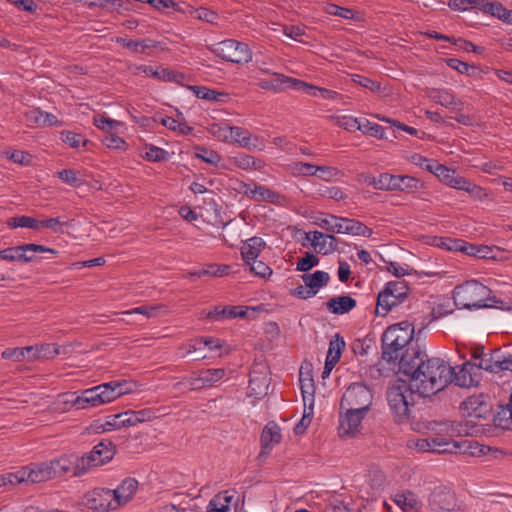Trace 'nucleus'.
<instances>
[{
	"instance_id": "nucleus-1",
	"label": "nucleus",
	"mask_w": 512,
	"mask_h": 512,
	"mask_svg": "<svg viewBox=\"0 0 512 512\" xmlns=\"http://www.w3.org/2000/svg\"><path fill=\"white\" fill-rule=\"evenodd\" d=\"M399 372L406 375L420 397H430L451 384L452 366L441 358H428L421 348L401 356Z\"/></svg>"
},
{
	"instance_id": "nucleus-2",
	"label": "nucleus",
	"mask_w": 512,
	"mask_h": 512,
	"mask_svg": "<svg viewBox=\"0 0 512 512\" xmlns=\"http://www.w3.org/2000/svg\"><path fill=\"white\" fill-rule=\"evenodd\" d=\"M414 328L408 321L389 326L381 337L382 359L388 364H398L402 355L410 348H420L413 344Z\"/></svg>"
},
{
	"instance_id": "nucleus-3",
	"label": "nucleus",
	"mask_w": 512,
	"mask_h": 512,
	"mask_svg": "<svg viewBox=\"0 0 512 512\" xmlns=\"http://www.w3.org/2000/svg\"><path fill=\"white\" fill-rule=\"evenodd\" d=\"M417 394L412 383L401 378L395 379L387 388L386 398L393 419L398 424L407 423L411 416V407L415 405Z\"/></svg>"
},
{
	"instance_id": "nucleus-4",
	"label": "nucleus",
	"mask_w": 512,
	"mask_h": 512,
	"mask_svg": "<svg viewBox=\"0 0 512 512\" xmlns=\"http://www.w3.org/2000/svg\"><path fill=\"white\" fill-rule=\"evenodd\" d=\"M491 290L477 280H469L457 285L453 290V300L460 309H479L489 307L486 301Z\"/></svg>"
},
{
	"instance_id": "nucleus-5",
	"label": "nucleus",
	"mask_w": 512,
	"mask_h": 512,
	"mask_svg": "<svg viewBox=\"0 0 512 512\" xmlns=\"http://www.w3.org/2000/svg\"><path fill=\"white\" fill-rule=\"evenodd\" d=\"M315 224L332 233H345L363 237H370L373 233L372 229L356 219L331 214H323L318 217Z\"/></svg>"
},
{
	"instance_id": "nucleus-6",
	"label": "nucleus",
	"mask_w": 512,
	"mask_h": 512,
	"mask_svg": "<svg viewBox=\"0 0 512 512\" xmlns=\"http://www.w3.org/2000/svg\"><path fill=\"white\" fill-rule=\"evenodd\" d=\"M409 287L404 281H390L377 296L375 313L386 316L389 311L399 306L408 297Z\"/></svg>"
},
{
	"instance_id": "nucleus-7",
	"label": "nucleus",
	"mask_w": 512,
	"mask_h": 512,
	"mask_svg": "<svg viewBox=\"0 0 512 512\" xmlns=\"http://www.w3.org/2000/svg\"><path fill=\"white\" fill-rule=\"evenodd\" d=\"M373 395L368 386L362 383H353L343 394L340 402V410L368 412L372 404Z\"/></svg>"
},
{
	"instance_id": "nucleus-8",
	"label": "nucleus",
	"mask_w": 512,
	"mask_h": 512,
	"mask_svg": "<svg viewBox=\"0 0 512 512\" xmlns=\"http://www.w3.org/2000/svg\"><path fill=\"white\" fill-rule=\"evenodd\" d=\"M214 52L223 60L235 64H246L252 59V53L248 45L234 39L219 42Z\"/></svg>"
},
{
	"instance_id": "nucleus-9",
	"label": "nucleus",
	"mask_w": 512,
	"mask_h": 512,
	"mask_svg": "<svg viewBox=\"0 0 512 512\" xmlns=\"http://www.w3.org/2000/svg\"><path fill=\"white\" fill-rule=\"evenodd\" d=\"M116 453V446L110 440H103L96 444L93 449L80 456L82 470L88 472L91 468L102 466L111 461Z\"/></svg>"
},
{
	"instance_id": "nucleus-10",
	"label": "nucleus",
	"mask_w": 512,
	"mask_h": 512,
	"mask_svg": "<svg viewBox=\"0 0 512 512\" xmlns=\"http://www.w3.org/2000/svg\"><path fill=\"white\" fill-rule=\"evenodd\" d=\"M492 408L490 396L484 393L471 395L460 404L462 415L475 419H486L491 415Z\"/></svg>"
},
{
	"instance_id": "nucleus-11",
	"label": "nucleus",
	"mask_w": 512,
	"mask_h": 512,
	"mask_svg": "<svg viewBox=\"0 0 512 512\" xmlns=\"http://www.w3.org/2000/svg\"><path fill=\"white\" fill-rule=\"evenodd\" d=\"M45 253L49 252L52 254H57V251L46 247L40 244L28 243L22 244L15 247H10L6 249H2V260L7 261H18V262H31L34 261L36 257L27 256V253Z\"/></svg>"
},
{
	"instance_id": "nucleus-12",
	"label": "nucleus",
	"mask_w": 512,
	"mask_h": 512,
	"mask_svg": "<svg viewBox=\"0 0 512 512\" xmlns=\"http://www.w3.org/2000/svg\"><path fill=\"white\" fill-rule=\"evenodd\" d=\"M112 489L95 488L84 495V504L87 508L95 511L116 510L115 498Z\"/></svg>"
},
{
	"instance_id": "nucleus-13",
	"label": "nucleus",
	"mask_w": 512,
	"mask_h": 512,
	"mask_svg": "<svg viewBox=\"0 0 512 512\" xmlns=\"http://www.w3.org/2000/svg\"><path fill=\"white\" fill-rule=\"evenodd\" d=\"M258 85L264 90L279 93L287 89L300 91L301 87L305 86V82L283 74L274 73L270 78L260 80Z\"/></svg>"
},
{
	"instance_id": "nucleus-14",
	"label": "nucleus",
	"mask_w": 512,
	"mask_h": 512,
	"mask_svg": "<svg viewBox=\"0 0 512 512\" xmlns=\"http://www.w3.org/2000/svg\"><path fill=\"white\" fill-rule=\"evenodd\" d=\"M475 369H483L491 373H499L506 370L512 372V354L501 356L499 350L485 354L481 357L480 361L476 363Z\"/></svg>"
},
{
	"instance_id": "nucleus-15",
	"label": "nucleus",
	"mask_w": 512,
	"mask_h": 512,
	"mask_svg": "<svg viewBox=\"0 0 512 512\" xmlns=\"http://www.w3.org/2000/svg\"><path fill=\"white\" fill-rule=\"evenodd\" d=\"M54 477L73 476L81 477L87 473L86 469H80L82 464L80 463V457L78 456H63L59 459L50 461Z\"/></svg>"
},
{
	"instance_id": "nucleus-16",
	"label": "nucleus",
	"mask_w": 512,
	"mask_h": 512,
	"mask_svg": "<svg viewBox=\"0 0 512 512\" xmlns=\"http://www.w3.org/2000/svg\"><path fill=\"white\" fill-rule=\"evenodd\" d=\"M429 505L435 512H450L457 505L454 492L447 487H436L430 497Z\"/></svg>"
},
{
	"instance_id": "nucleus-17",
	"label": "nucleus",
	"mask_w": 512,
	"mask_h": 512,
	"mask_svg": "<svg viewBox=\"0 0 512 512\" xmlns=\"http://www.w3.org/2000/svg\"><path fill=\"white\" fill-rule=\"evenodd\" d=\"M219 137L223 136L225 139L230 137L235 143H237L240 147L251 149L262 150L256 142H259V138L255 137L254 142L251 143V133L238 126H225L219 127Z\"/></svg>"
},
{
	"instance_id": "nucleus-18",
	"label": "nucleus",
	"mask_w": 512,
	"mask_h": 512,
	"mask_svg": "<svg viewBox=\"0 0 512 512\" xmlns=\"http://www.w3.org/2000/svg\"><path fill=\"white\" fill-rule=\"evenodd\" d=\"M345 413L339 416V435L354 436L359 432L362 420L366 415V411H353L352 409H344Z\"/></svg>"
},
{
	"instance_id": "nucleus-19",
	"label": "nucleus",
	"mask_w": 512,
	"mask_h": 512,
	"mask_svg": "<svg viewBox=\"0 0 512 512\" xmlns=\"http://www.w3.org/2000/svg\"><path fill=\"white\" fill-rule=\"evenodd\" d=\"M476 363L473 362H465L459 367V370L456 371L455 368L452 367V375H451V384H455L459 387H471L478 383L476 379Z\"/></svg>"
},
{
	"instance_id": "nucleus-20",
	"label": "nucleus",
	"mask_w": 512,
	"mask_h": 512,
	"mask_svg": "<svg viewBox=\"0 0 512 512\" xmlns=\"http://www.w3.org/2000/svg\"><path fill=\"white\" fill-rule=\"evenodd\" d=\"M115 42L133 53L152 55L153 49L161 45L160 42L152 39L132 40L124 37H117Z\"/></svg>"
},
{
	"instance_id": "nucleus-21",
	"label": "nucleus",
	"mask_w": 512,
	"mask_h": 512,
	"mask_svg": "<svg viewBox=\"0 0 512 512\" xmlns=\"http://www.w3.org/2000/svg\"><path fill=\"white\" fill-rule=\"evenodd\" d=\"M282 439L281 430L278 424L274 421H270L264 427L260 440H261V452L260 456L268 454L274 445L280 443Z\"/></svg>"
},
{
	"instance_id": "nucleus-22",
	"label": "nucleus",
	"mask_w": 512,
	"mask_h": 512,
	"mask_svg": "<svg viewBox=\"0 0 512 512\" xmlns=\"http://www.w3.org/2000/svg\"><path fill=\"white\" fill-rule=\"evenodd\" d=\"M24 116L26 122L30 126L36 125L41 127H57L62 125V122L58 120L54 114L42 111L39 108H33L26 111Z\"/></svg>"
},
{
	"instance_id": "nucleus-23",
	"label": "nucleus",
	"mask_w": 512,
	"mask_h": 512,
	"mask_svg": "<svg viewBox=\"0 0 512 512\" xmlns=\"http://www.w3.org/2000/svg\"><path fill=\"white\" fill-rule=\"evenodd\" d=\"M138 70L142 71L149 77L167 82H174L181 85L186 80V75L184 73L173 71L167 68L155 69L152 66L141 65L138 67Z\"/></svg>"
},
{
	"instance_id": "nucleus-24",
	"label": "nucleus",
	"mask_w": 512,
	"mask_h": 512,
	"mask_svg": "<svg viewBox=\"0 0 512 512\" xmlns=\"http://www.w3.org/2000/svg\"><path fill=\"white\" fill-rule=\"evenodd\" d=\"M137 489L138 481L130 477L124 479L116 489H112L117 508L127 504L133 498Z\"/></svg>"
},
{
	"instance_id": "nucleus-25",
	"label": "nucleus",
	"mask_w": 512,
	"mask_h": 512,
	"mask_svg": "<svg viewBox=\"0 0 512 512\" xmlns=\"http://www.w3.org/2000/svg\"><path fill=\"white\" fill-rule=\"evenodd\" d=\"M245 186V195L254 201L261 202L266 201L272 204L279 203L281 199V195L263 185L254 184V187L251 188V185L244 184Z\"/></svg>"
},
{
	"instance_id": "nucleus-26",
	"label": "nucleus",
	"mask_w": 512,
	"mask_h": 512,
	"mask_svg": "<svg viewBox=\"0 0 512 512\" xmlns=\"http://www.w3.org/2000/svg\"><path fill=\"white\" fill-rule=\"evenodd\" d=\"M26 470L27 482L40 483L55 478L52 465L49 462H43L36 465L24 467Z\"/></svg>"
},
{
	"instance_id": "nucleus-27",
	"label": "nucleus",
	"mask_w": 512,
	"mask_h": 512,
	"mask_svg": "<svg viewBox=\"0 0 512 512\" xmlns=\"http://www.w3.org/2000/svg\"><path fill=\"white\" fill-rule=\"evenodd\" d=\"M234 500V493L222 491L217 493L208 503L206 512H236L231 504Z\"/></svg>"
},
{
	"instance_id": "nucleus-28",
	"label": "nucleus",
	"mask_w": 512,
	"mask_h": 512,
	"mask_svg": "<svg viewBox=\"0 0 512 512\" xmlns=\"http://www.w3.org/2000/svg\"><path fill=\"white\" fill-rule=\"evenodd\" d=\"M98 390L97 386L84 390L81 395L71 400L72 405L76 407V409H86L88 407L103 405L100 396L101 393Z\"/></svg>"
},
{
	"instance_id": "nucleus-29",
	"label": "nucleus",
	"mask_w": 512,
	"mask_h": 512,
	"mask_svg": "<svg viewBox=\"0 0 512 512\" xmlns=\"http://www.w3.org/2000/svg\"><path fill=\"white\" fill-rule=\"evenodd\" d=\"M246 314L247 311L241 306H215L212 310L206 313L205 317L219 321L223 319H234L237 317L243 318Z\"/></svg>"
},
{
	"instance_id": "nucleus-30",
	"label": "nucleus",
	"mask_w": 512,
	"mask_h": 512,
	"mask_svg": "<svg viewBox=\"0 0 512 512\" xmlns=\"http://www.w3.org/2000/svg\"><path fill=\"white\" fill-rule=\"evenodd\" d=\"M266 243L261 237H252L246 240L241 247V255L245 264L255 262Z\"/></svg>"
},
{
	"instance_id": "nucleus-31",
	"label": "nucleus",
	"mask_w": 512,
	"mask_h": 512,
	"mask_svg": "<svg viewBox=\"0 0 512 512\" xmlns=\"http://www.w3.org/2000/svg\"><path fill=\"white\" fill-rule=\"evenodd\" d=\"M356 305V300L348 295L332 297L326 302L327 309L336 315L346 314L353 310Z\"/></svg>"
},
{
	"instance_id": "nucleus-32",
	"label": "nucleus",
	"mask_w": 512,
	"mask_h": 512,
	"mask_svg": "<svg viewBox=\"0 0 512 512\" xmlns=\"http://www.w3.org/2000/svg\"><path fill=\"white\" fill-rule=\"evenodd\" d=\"M229 162L235 167L243 170H261L265 166L264 161L261 159L244 153H239L230 157Z\"/></svg>"
},
{
	"instance_id": "nucleus-33",
	"label": "nucleus",
	"mask_w": 512,
	"mask_h": 512,
	"mask_svg": "<svg viewBox=\"0 0 512 512\" xmlns=\"http://www.w3.org/2000/svg\"><path fill=\"white\" fill-rule=\"evenodd\" d=\"M481 11L491 14L507 24H512V10H508L500 2L483 0Z\"/></svg>"
},
{
	"instance_id": "nucleus-34",
	"label": "nucleus",
	"mask_w": 512,
	"mask_h": 512,
	"mask_svg": "<svg viewBox=\"0 0 512 512\" xmlns=\"http://www.w3.org/2000/svg\"><path fill=\"white\" fill-rule=\"evenodd\" d=\"M302 281L310 290L315 291V295L319 289L326 286L329 283V273L321 270H317L313 273H305L301 276Z\"/></svg>"
},
{
	"instance_id": "nucleus-35",
	"label": "nucleus",
	"mask_w": 512,
	"mask_h": 512,
	"mask_svg": "<svg viewBox=\"0 0 512 512\" xmlns=\"http://www.w3.org/2000/svg\"><path fill=\"white\" fill-rule=\"evenodd\" d=\"M393 500L403 512H408L410 510L418 511L422 508L421 501L411 491L396 494Z\"/></svg>"
},
{
	"instance_id": "nucleus-36",
	"label": "nucleus",
	"mask_w": 512,
	"mask_h": 512,
	"mask_svg": "<svg viewBox=\"0 0 512 512\" xmlns=\"http://www.w3.org/2000/svg\"><path fill=\"white\" fill-rule=\"evenodd\" d=\"M187 89L191 90L197 98L204 100L224 102L228 96L226 93L218 92L205 86L188 85Z\"/></svg>"
},
{
	"instance_id": "nucleus-37",
	"label": "nucleus",
	"mask_w": 512,
	"mask_h": 512,
	"mask_svg": "<svg viewBox=\"0 0 512 512\" xmlns=\"http://www.w3.org/2000/svg\"><path fill=\"white\" fill-rule=\"evenodd\" d=\"M292 174L295 176H315L318 171H328L330 174L332 168L328 166H316L305 162H294L291 165Z\"/></svg>"
},
{
	"instance_id": "nucleus-38",
	"label": "nucleus",
	"mask_w": 512,
	"mask_h": 512,
	"mask_svg": "<svg viewBox=\"0 0 512 512\" xmlns=\"http://www.w3.org/2000/svg\"><path fill=\"white\" fill-rule=\"evenodd\" d=\"M493 422L496 427L512 430V407L511 403L506 406L500 405L493 415Z\"/></svg>"
},
{
	"instance_id": "nucleus-39",
	"label": "nucleus",
	"mask_w": 512,
	"mask_h": 512,
	"mask_svg": "<svg viewBox=\"0 0 512 512\" xmlns=\"http://www.w3.org/2000/svg\"><path fill=\"white\" fill-rule=\"evenodd\" d=\"M428 96L432 101L444 107H452L462 104L461 101H457L455 96L446 89H432Z\"/></svg>"
},
{
	"instance_id": "nucleus-40",
	"label": "nucleus",
	"mask_w": 512,
	"mask_h": 512,
	"mask_svg": "<svg viewBox=\"0 0 512 512\" xmlns=\"http://www.w3.org/2000/svg\"><path fill=\"white\" fill-rule=\"evenodd\" d=\"M299 381L304 403H306L307 400H310V409L312 410L315 393V386L312 375L310 374V372H307L306 375L304 376V373L301 369Z\"/></svg>"
},
{
	"instance_id": "nucleus-41",
	"label": "nucleus",
	"mask_w": 512,
	"mask_h": 512,
	"mask_svg": "<svg viewBox=\"0 0 512 512\" xmlns=\"http://www.w3.org/2000/svg\"><path fill=\"white\" fill-rule=\"evenodd\" d=\"M429 441H430V446H431L432 452H437V453L450 452L451 453L454 449L459 447L457 442L449 440V439H447L445 437H441V436L429 437Z\"/></svg>"
},
{
	"instance_id": "nucleus-42",
	"label": "nucleus",
	"mask_w": 512,
	"mask_h": 512,
	"mask_svg": "<svg viewBox=\"0 0 512 512\" xmlns=\"http://www.w3.org/2000/svg\"><path fill=\"white\" fill-rule=\"evenodd\" d=\"M7 160L21 166H30L33 161L32 155L24 150L6 149L4 152Z\"/></svg>"
},
{
	"instance_id": "nucleus-43",
	"label": "nucleus",
	"mask_w": 512,
	"mask_h": 512,
	"mask_svg": "<svg viewBox=\"0 0 512 512\" xmlns=\"http://www.w3.org/2000/svg\"><path fill=\"white\" fill-rule=\"evenodd\" d=\"M306 240H308L314 247L317 253L327 254V240L326 235L320 231L308 232L305 234Z\"/></svg>"
},
{
	"instance_id": "nucleus-44",
	"label": "nucleus",
	"mask_w": 512,
	"mask_h": 512,
	"mask_svg": "<svg viewBox=\"0 0 512 512\" xmlns=\"http://www.w3.org/2000/svg\"><path fill=\"white\" fill-rule=\"evenodd\" d=\"M344 347V338L339 334H336L329 342V349L326 358L338 363L341 357L342 349Z\"/></svg>"
},
{
	"instance_id": "nucleus-45",
	"label": "nucleus",
	"mask_w": 512,
	"mask_h": 512,
	"mask_svg": "<svg viewBox=\"0 0 512 512\" xmlns=\"http://www.w3.org/2000/svg\"><path fill=\"white\" fill-rule=\"evenodd\" d=\"M249 391L250 396H254L255 398H262L267 394L268 382L265 377H254L249 381Z\"/></svg>"
},
{
	"instance_id": "nucleus-46",
	"label": "nucleus",
	"mask_w": 512,
	"mask_h": 512,
	"mask_svg": "<svg viewBox=\"0 0 512 512\" xmlns=\"http://www.w3.org/2000/svg\"><path fill=\"white\" fill-rule=\"evenodd\" d=\"M195 157L211 165H217L221 161V156L218 152L203 146L195 147Z\"/></svg>"
},
{
	"instance_id": "nucleus-47",
	"label": "nucleus",
	"mask_w": 512,
	"mask_h": 512,
	"mask_svg": "<svg viewBox=\"0 0 512 512\" xmlns=\"http://www.w3.org/2000/svg\"><path fill=\"white\" fill-rule=\"evenodd\" d=\"M61 140L71 148H78L80 145L86 147L90 143L81 134L69 130L61 132Z\"/></svg>"
},
{
	"instance_id": "nucleus-48",
	"label": "nucleus",
	"mask_w": 512,
	"mask_h": 512,
	"mask_svg": "<svg viewBox=\"0 0 512 512\" xmlns=\"http://www.w3.org/2000/svg\"><path fill=\"white\" fill-rule=\"evenodd\" d=\"M300 91H304L307 94L312 95V96L320 95L324 99H333L334 100L340 96V94L336 91L329 90L326 88L317 87V86H314L307 82H305L304 87H301Z\"/></svg>"
},
{
	"instance_id": "nucleus-49",
	"label": "nucleus",
	"mask_w": 512,
	"mask_h": 512,
	"mask_svg": "<svg viewBox=\"0 0 512 512\" xmlns=\"http://www.w3.org/2000/svg\"><path fill=\"white\" fill-rule=\"evenodd\" d=\"M200 373L205 386L208 387L221 380L225 376L226 370L223 368L202 369Z\"/></svg>"
},
{
	"instance_id": "nucleus-50",
	"label": "nucleus",
	"mask_w": 512,
	"mask_h": 512,
	"mask_svg": "<svg viewBox=\"0 0 512 512\" xmlns=\"http://www.w3.org/2000/svg\"><path fill=\"white\" fill-rule=\"evenodd\" d=\"M483 0H449L448 7L454 11H467L479 9L481 11Z\"/></svg>"
},
{
	"instance_id": "nucleus-51",
	"label": "nucleus",
	"mask_w": 512,
	"mask_h": 512,
	"mask_svg": "<svg viewBox=\"0 0 512 512\" xmlns=\"http://www.w3.org/2000/svg\"><path fill=\"white\" fill-rule=\"evenodd\" d=\"M97 387L100 389L98 391L101 393L102 404L110 403L121 396V392L116 391L112 381L97 385Z\"/></svg>"
},
{
	"instance_id": "nucleus-52",
	"label": "nucleus",
	"mask_w": 512,
	"mask_h": 512,
	"mask_svg": "<svg viewBox=\"0 0 512 512\" xmlns=\"http://www.w3.org/2000/svg\"><path fill=\"white\" fill-rule=\"evenodd\" d=\"M93 124L97 128L109 133L117 129L121 125V122L107 118L103 114H96L93 117Z\"/></svg>"
},
{
	"instance_id": "nucleus-53",
	"label": "nucleus",
	"mask_w": 512,
	"mask_h": 512,
	"mask_svg": "<svg viewBox=\"0 0 512 512\" xmlns=\"http://www.w3.org/2000/svg\"><path fill=\"white\" fill-rule=\"evenodd\" d=\"M167 155L168 153L166 150L152 144H147L145 146V154L143 155V158L152 162H161L167 159Z\"/></svg>"
},
{
	"instance_id": "nucleus-54",
	"label": "nucleus",
	"mask_w": 512,
	"mask_h": 512,
	"mask_svg": "<svg viewBox=\"0 0 512 512\" xmlns=\"http://www.w3.org/2000/svg\"><path fill=\"white\" fill-rule=\"evenodd\" d=\"M24 482H27L26 470L24 467L16 472H8L2 475V486H14Z\"/></svg>"
},
{
	"instance_id": "nucleus-55",
	"label": "nucleus",
	"mask_w": 512,
	"mask_h": 512,
	"mask_svg": "<svg viewBox=\"0 0 512 512\" xmlns=\"http://www.w3.org/2000/svg\"><path fill=\"white\" fill-rule=\"evenodd\" d=\"M318 264L319 258L310 252H306L305 255L298 260L296 270L300 272H308Z\"/></svg>"
},
{
	"instance_id": "nucleus-56",
	"label": "nucleus",
	"mask_w": 512,
	"mask_h": 512,
	"mask_svg": "<svg viewBox=\"0 0 512 512\" xmlns=\"http://www.w3.org/2000/svg\"><path fill=\"white\" fill-rule=\"evenodd\" d=\"M335 119L336 124L347 131L353 132L360 130L361 122L353 116L343 115L337 116Z\"/></svg>"
},
{
	"instance_id": "nucleus-57",
	"label": "nucleus",
	"mask_w": 512,
	"mask_h": 512,
	"mask_svg": "<svg viewBox=\"0 0 512 512\" xmlns=\"http://www.w3.org/2000/svg\"><path fill=\"white\" fill-rule=\"evenodd\" d=\"M360 131L380 139L386 138V136L384 135L385 129L381 125L377 123H372L367 119H364V121L361 123Z\"/></svg>"
},
{
	"instance_id": "nucleus-58",
	"label": "nucleus",
	"mask_w": 512,
	"mask_h": 512,
	"mask_svg": "<svg viewBox=\"0 0 512 512\" xmlns=\"http://www.w3.org/2000/svg\"><path fill=\"white\" fill-rule=\"evenodd\" d=\"M122 417L123 412L106 416L104 423L101 425L103 431L125 427L124 418Z\"/></svg>"
},
{
	"instance_id": "nucleus-59",
	"label": "nucleus",
	"mask_w": 512,
	"mask_h": 512,
	"mask_svg": "<svg viewBox=\"0 0 512 512\" xmlns=\"http://www.w3.org/2000/svg\"><path fill=\"white\" fill-rule=\"evenodd\" d=\"M58 177L66 184L77 187L81 185L78 172L73 169H63L57 173Z\"/></svg>"
},
{
	"instance_id": "nucleus-60",
	"label": "nucleus",
	"mask_w": 512,
	"mask_h": 512,
	"mask_svg": "<svg viewBox=\"0 0 512 512\" xmlns=\"http://www.w3.org/2000/svg\"><path fill=\"white\" fill-rule=\"evenodd\" d=\"M352 80L354 83L372 92L380 91V83L365 76L355 74L352 76Z\"/></svg>"
},
{
	"instance_id": "nucleus-61",
	"label": "nucleus",
	"mask_w": 512,
	"mask_h": 512,
	"mask_svg": "<svg viewBox=\"0 0 512 512\" xmlns=\"http://www.w3.org/2000/svg\"><path fill=\"white\" fill-rule=\"evenodd\" d=\"M454 246L452 248L455 249V251L463 252L464 254L468 256H474L477 257V251H478V245L468 243L464 240L461 241H449Z\"/></svg>"
},
{
	"instance_id": "nucleus-62",
	"label": "nucleus",
	"mask_w": 512,
	"mask_h": 512,
	"mask_svg": "<svg viewBox=\"0 0 512 512\" xmlns=\"http://www.w3.org/2000/svg\"><path fill=\"white\" fill-rule=\"evenodd\" d=\"M247 265L250 266V271L252 273L261 278H266L272 274V269L260 260L256 259L255 262L251 261V263Z\"/></svg>"
},
{
	"instance_id": "nucleus-63",
	"label": "nucleus",
	"mask_w": 512,
	"mask_h": 512,
	"mask_svg": "<svg viewBox=\"0 0 512 512\" xmlns=\"http://www.w3.org/2000/svg\"><path fill=\"white\" fill-rule=\"evenodd\" d=\"M102 143L106 145L108 148H114V149H124V146L126 145V142L123 138L117 136L116 134L109 132L107 133L103 139Z\"/></svg>"
},
{
	"instance_id": "nucleus-64",
	"label": "nucleus",
	"mask_w": 512,
	"mask_h": 512,
	"mask_svg": "<svg viewBox=\"0 0 512 512\" xmlns=\"http://www.w3.org/2000/svg\"><path fill=\"white\" fill-rule=\"evenodd\" d=\"M326 12L331 15L342 17L344 19H352L354 17L353 10L338 6L336 4H329L326 7Z\"/></svg>"
}]
</instances>
